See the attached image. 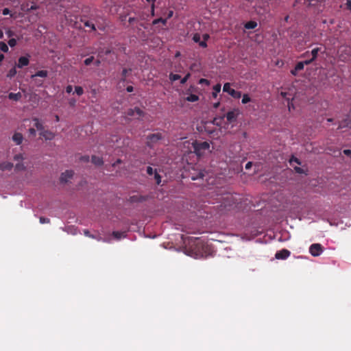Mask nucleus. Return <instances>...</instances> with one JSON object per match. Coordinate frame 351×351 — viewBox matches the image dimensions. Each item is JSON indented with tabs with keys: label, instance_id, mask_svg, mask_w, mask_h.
<instances>
[{
	"label": "nucleus",
	"instance_id": "obj_62",
	"mask_svg": "<svg viewBox=\"0 0 351 351\" xmlns=\"http://www.w3.org/2000/svg\"><path fill=\"white\" fill-rule=\"evenodd\" d=\"M154 7H155L154 4H152V7H151V9H152V10H151V14H152V16H154Z\"/></svg>",
	"mask_w": 351,
	"mask_h": 351
},
{
	"label": "nucleus",
	"instance_id": "obj_56",
	"mask_svg": "<svg viewBox=\"0 0 351 351\" xmlns=\"http://www.w3.org/2000/svg\"><path fill=\"white\" fill-rule=\"evenodd\" d=\"M292 161L295 162H296L297 164H298V165H300V164H301V163H300V160H299V159H298L297 158H294V157H293V158L290 160V162H291Z\"/></svg>",
	"mask_w": 351,
	"mask_h": 351
},
{
	"label": "nucleus",
	"instance_id": "obj_64",
	"mask_svg": "<svg viewBox=\"0 0 351 351\" xmlns=\"http://www.w3.org/2000/svg\"><path fill=\"white\" fill-rule=\"evenodd\" d=\"M101 64V62L99 60H97L95 62V64L97 66H99Z\"/></svg>",
	"mask_w": 351,
	"mask_h": 351
},
{
	"label": "nucleus",
	"instance_id": "obj_36",
	"mask_svg": "<svg viewBox=\"0 0 351 351\" xmlns=\"http://www.w3.org/2000/svg\"><path fill=\"white\" fill-rule=\"evenodd\" d=\"M200 39H201V36L199 34L196 33L193 35V40L195 42V43H199V41H200Z\"/></svg>",
	"mask_w": 351,
	"mask_h": 351
},
{
	"label": "nucleus",
	"instance_id": "obj_58",
	"mask_svg": "<svg viewBox=\"0 0 351 351\" xmlns=\"http://www.w3.org/2000/svg\"><path fill=\"white\" fill-rule=\"evenodd\" d=\"M209 38H210V36L208 34H204L203 35V39L205 41L208 40Z\"/></svg>",
	"mask_w": 351,
	"mask_h": 351
},
{
	"label": "nucleus",
	"instance_id": "obj_9",
	"mask_svg": "<svg viewBox=\"0 0 351 351\" xmlns=\"http://www.w3.org/2000/svg\"><path fill=\"white\" fill-rule=\"evenodd\" d=\"M291 254L290 251L287 249H282L280 251H278L275 254V258L276 259H282L285 260Z\"/></svg>",
	"mask_w": 351,
	"mask_h": 351
},
{
	"label": "nucleus",
	"instance_id": "obj_38",
	"mask_svg": "<svg viewBox=\"0 0 351 351\" xmlns=\"http://www.w3.org/2000/svg\"><path fill=\"white\" fill-rule=\"evenodd\" d=\"M190 76H191V74L189 73H187L183 78L181 79L180 83L182 84H185L187 82L188 79L190 77Z\"/></svg>",
	"mask_w": 351,
	"mask_h": 351
},
{
	"label": "nucleus",
	"instance_id": "obj_35",
	"mask_svg": "<svg viewBox=\"0 0 351 351\" xmlns=\"http://www.w3.org/2000/svg\"><path fill=\"white\" fill-rule=\"evenodd\" d=\"M15 169L18 171H21V170H24L25 169V167L24 166V165L23 163L19 162L16 165Z\"/></svg>",
	"mask_w": 351,
	"mask_h": 351
},
{
	"label": "nucleus",
	"instance_id": "obj_37",
	"mask_svg": "<svg viewBox=\"0 0 351 351\" xmlns=\"http://www.w3.org/2000/svg\"><path fill=\"white\" fill-rule=\"evenodd\" d=\"M199 84H205L206 86H209L210 85V81L208 80L207 79H204V78H201L199 80Z\"/></svg>",
	"mask_w": 351,
	"mask_h": 351
},
{
	"label": "nucleus",
	"instance_id": "obj_8",
	"mask_svg": "<svg viewBox=\"0 0 351 351\" xmlns=\"http://www.w3.org/2000/svg\"><path fill=\"white\" fill-rule=\"evenodd\" d=\"M239 114L238 110L234 109L233 110L229 111L225 115L228 123H232L237 119Z\"/></svg>",
	"mask_w": 351,
	"mask_h": 351
},
{
	"label": "nucleus",
	"instance_id": "obj_10",
	"mask_svg": "<svg viewBox=\"0 0 351 351\" xmlns=\"http://www.w3.org/2000/svg\"><path fill=\"white\" fill-rule=\"evenodd\" d=\"M74 172L72 170H66L62 173L60 180L61 182H67L69 179L72 178Z\"/></svg>",
	"mask_w": 351,
	"mask_h": 351
},
{
	"label": "nucleus",
	"instance_id": "obj_31",
	"mask_svg": "<svg viewBox=\"0 0 351 351\" xmlns=\"http://www.w3.org/2000/svg\"><path fill=\"white\" fill-rule=\"evenodd\" d=\"M84 26L90 28L91 30H95V25L88 21L84 22Z\"/></svg>",
	"mask_w": 351,
	"mask_h": 351
},
{
	"label": "nucleus",
	"instance_id": "obj_5",
	"mask_svg": "<svg viewBox=\"0 0 351 351\" xmlns=\"http://www.w3.org/2000/svg\"><path fill=\"white\" fill-rule=\"evenodd\" d=\"M223 90L228 93L234 99H239L241 97V92L236 90L230 87V84L227 82L225 83L223 87Z\"/></svg>",
	"mask_w": 351,
	"mask_h": 351
},
{
	"label": "nucleus",
	"instance_id": "obj_39",
	"mask_svg": "<svg viewBox=\"0 0 351 351\" xmlns=\"http://www.w3.org/2000/svg\"><path fill=\"white\" fill-rule=\"evenodd\" d=\"M39 221L41 223H49L50 222V219L49 218L44 217H40Z\"/></svg>",
	"mask_w": 351,
	"mask_h": 351
},
{
	"label": "nucleus",
	"instance_id": "obj_33",
	"mask_svg": "<svg viewBox=\"0 0 351 351\" xmlns=\"http://www.w3.org/2000/svg\"><path fill=\"white\" fill-rule=\"evenodd\" d=\"M154 179L156 180V182L157 184H160V182H161V177L155 171L154 173Z\"/></svg>",
	"mask_w": 351,
	"mask_h": 351
},
{
	"label": "nucleus",
	"instance_id": "obj_24",
	"mask_svg": "<svg viewBox=\"0 0 351 351\" xmlns=\"http://www.w3.org/2000/svg\"><path fill=\"white\" fill-rule=\"evenodd\" d=\"M304 65H306V63H305V60L303 61V62H298L295 66V69L296 71H300L301 70H302L304 67Z\"/></svg>",
	"mask_w": 351,
	"mask_h": 351
},
{
	"label": "nucleus",
	"instance_id": "obj_22",
	"mask_svg": "<svg viewBox=\"0 0 351 351\" xmlns=\"http://www.w3.org/2000/svg\"><path fill=\"white\" fill-rule=\"evenodd\" d=\"M159 23H161L163 25H166L167 24V19L163 17H160L158 19H154L152 21V24L154 25L158 24Z\"/></svg>",
	"mask_w": 351,
	"mask_h": 351
},
{
	"label": "nucleus",
	"instance_id": "obj_45",
	"mask_svg": "<svg viewBox=\"0 0 351 351\" xmlns=\"http://www.w3.org/2000/svg\"><path fill=\"white\" fill-rule=\"evenodd\" d=\"M154 171L152 167H147V173L148 175L152 176L154 173Z\"/></svg>",
	"mask_w": 351,
	"mask_h": 351
},
{
	"label": "nucleus",
	"instance_id": "obj_20",
	"mask_svg": "<svg viewBox=\"0 0 351 351\" xmlns=\"http://www.w3.org/2000/svg\"><path fill=\"white\" fill-rule=\"evenodd\" d=\"M256 26L257 23L253 21H248L245 24V28L247 29H254Z\"/></svg>",
	"mask_w": 351,
	"mask_h": 351
},
{
	"label": "nucleus",
	"instance_id": "obj_4",
	"mask_svg": "<svg viewBox=\"0 0 351 351\" xmlns=\"http://www.w3.org/2000/svg\"><path fill=\"white\" fill-rule=\"evenodd\" d=\"M320 51H321V48L320 47H315V48L311 50V51H307L305 53H302L301 57L302 58H305V57L311 56V58L307 59V60H305L306 64H311L313 61H315L317 59V58L318 56V53Z\"/></svg>",
	"mask_w": 351,
	"mask_h": 351
},
{
	"label": "nucleus",
	"instance_id": "obj_11",
	"mask_svg": "<svg viewBox=\"0 0 351 351\" xmlns=\"http://www.w3.org/2000/svg\"><path fill=\"white\" fill-rule=\"evenodd\" d=\"M126 114L128 117H134V116H138V117H141L143 114V112L142 110H141L139 108H134V109H128Z\"/></svg>",
	"mask_w": 351,
	"mask_h": 351
},
{
	"label": "nucleus",
	"instance_id": "obj_3",
	"mask_svg": "<svg viewBox=\"0 0 351 351\" xmlns=\"http://www.w3.org/2000/svg\"><path fill=\"white\" fill-rule=\"evenodd\" d=\"M273 0H260L256 4V11L259 14H264L269 12L270 10L269 5L272 4Z\"/></svg>",
	"mask_w": 351,
	"mask_h": 351
},
{
	"label": "nucleus",
	"instance_id": "obj_26",
	"mask_svg": "<svg viewBox=\"0 0 351 351\" xmlns=\"http://www.w3.org/2000/svg\"><path fill=\"white\" fill-rule=\"evenodd\" d=\"M8 47L7 44L4 42L1 41L0 42V50L6 53L8 51Z\"/></svg>",
	"mask_w": 351,
	"mask_h": 351
},
{
	"label": "nucleus",
	"instance_id": "obj_50",
	"mask_svg": "<svg viewBox=\"0 0 351 351\" xmlns=\"http://www.w3.org/2000/svg\"><path fill=\"white\" fill-rule=\"evenodd\" d=\"M199 45L200 47H204V48L207 47V43H206V41H205V40H203V41L200 40L199 43Z\"/></svg>",
	"mask_w": 351,
	"mask_h": 351
},
{
	"label": "nucleus",
	"instance_id": "obj_41",
	"mask_svg": "<svg viewBox=\"0 0 351 351\" xmlns=\"http://www.w3.org/2000/svg\"><path fill=\"white\" fill-rule=\"evenodd\" d=\"M14 160H17V161H22L24 158L23 156V154H16L14 156Z\"/></svg>",
	"mask_w": 351,
	"mask_h": 351
},
{
	"label": "nucleus",
	"instance_id": "obj_34",
	"mask_svg": "<svg viewBox=\"0 0 351 351\" xmlns=\"http://www.w3.org/2000/svg\"><path fill=\"white\" fill-rule=\"evenodd\" d=\"M173 15V10H169L167 12H165V13H164V16H165V19H169L170 18H171Z\"/></svg>",
	"mask_w": 351,
	"mask_h": 351
},
{
	"label": "nucleus",
	"instance_id": "obj_32",
	"mask_svg": "<svg viewBox=\"0 0 351 351\" xmlns=\"http://www.w3.org/2000/svg\"><path fill=\"white\" fill-rule=\"evenodd\" d=\"M94 57L93 56H90L88 58H86L84 61V63L85 65L88 66V65H90L94 60Z\"/></svg>",
	"mask_w": 351,
	"mask_h": 351
},
{
	"label": "nucleus",
	"instance_id": "obj_15",
	"mask_svg": "<svg viewBox=\"0 0 351 351\" xmlns=\"http://www.w3.org/2000/svg\"><path fill=\"white\" fill-rule=\"evenodd\" d=\"M21 97H22V95L19 92L17 93H10L8 95V97L9 99L16 101L20 100Z\"/></svg>",
	"mask_w": 351,
	"mask_h": 351
},
{
	"label": "nucleus",
	"instance_id": "obj_51",
	"mask_svg": "<svg viewBox=\"0 0 351 351\" xmlns=\"http://www.w3.org/2000/svg\"><path fill=\"white\" fill-rule=\"evenodd\" d=\"M343 152L345 155L351 157V150L350 149H344Z\"/></svg>",
	"mask_w": 351,
	"mask_h": 351
},
{
	"label": "nucleus",
	"instance_id": "obj_42",
	"mask_svg": "<svg viewBox=\"0 0 351 351\" xmlns=\"http://www.w3.org/2000/svg\"><path fill=\"white\" fill-rule=\"evenodd\" d=\"M225 116L223 117H219V118H215L214 120H213V123L215 124H217V125H220V123L221 121H222V119H223Z\"/></svg>",
	"mask_w": 351,
	"mask_h": 351
},
{
	"label": "nucleus",
	"instance_id": "obj_44",
	"mask_svg": "<svg viewBox=\"0 0 351 351\" xmlns=\"http://www.w3.org/2000/svg\"><path fill=\"white\" fill-rule=\"evenodd\" d=\"M5 34L8 36V37H9V38H11L14 36V32L10 29H8V31H6Z\"/></svg>",
	"mask_w": 351,
	"mask_h": 351
},
{
	"label": "nucleus",
	"instance_id": "obj_61",
	"mask_svg": "<svg viewBox=\"0 0 351 351\" xmlns=\"http://www.w3.org/2000/svg\"><path fill=\"white\" fill-rule=\"evenodd\" d=\"M298 71H296L295 68L291 71V73L293 75H296L298 74Z\"/></svg>",
	"mask_w": 351,
	"mask_h": 351
},
{
	"label": "nucleus",
	"instance_id": "obj_30",
	"mask_svg": "<svg viewBox=\"0 0 351 351\" xmlns=\"http://www.w3.org/2000/svg\"><path fill=\"white\" fill-rule=\"evenodd\" d=\"M75 92L76 93V94L77 95L80 96V95H83L84 90L82 86H77L75 87Z\"/></svg>",
	"mask_w": 351,
	"mask_h": 351
},
{
	"label": "nucleus",
	"instance_id": "obj_17",
	"mask_svg": "<svg viewBox=\"0 0 351 351\" xmlns=\"http://www.w3.org/2000/svg\"><path fill=\"white\" fill-rule=\"evenodd\" d=\"M91 161L97 166H101L104 163L103 158L96 156H92Z\"/></svg>",
	"mask_w": 351,
	"mask_h": 351
},
{
	"label": "nucleus",
	"instance_id": "obj_7",
	"mask_svg": "<svg viewBox=\"0 0 351 351\" xmlns=\"http://www.w3.org/2000/svg\"><path fill=\"white\" fill-rule=\"evenodd\" d=\"M48 75V71H46V70H40V71H37L35 74L32 75L31 76L32 79V80H36V84L38 86H40L43 84V80H37L36 78L39 77H42V78H45L47 77Z\"/></svg>",
	"mask_w": 351,
	"mask_h": 351
},
{
	"label": "nucleus",
	"instance_id": "obj_48",
	"mask_svg": "<svg viewBox=\"0 0 351 351\" xmlns=\"http://www.w3.org/2000/svg\"><path fill=\"white\" fill-rule=\"evenodd\" d=\"M289 94L287 93H285V92H281V95L282 96L283 98L286 99L287 101H289L290 99V97H287Z\"/></svg>",
	"mask_w": 351,
	"mask_h": 351
},
{
	"label": "nucleus",
	"instance_id": "obj_29",
	"mask_svg": "<svg viewBox=\"0 0 351 351\" xmlns=\"http://www.w3.org/2000/svg\"><path fill=\"white\" fill-rule=\"evenodd\" d=\"M112 235L114 238L117 239H120L122 237L124 236V232H121L119 231H114L112 232Z\"/></svg>",
	"mask_w": 351,
	"mask_h": 351
},
{
	"label": "nucleus",
	"instance_id": "obj_18",
	"mask_svg": "<svg viewBox=\"0 0 351 351\" xmlns=\"http://www.w3.org/2000/svg\"><path fill=\"white\" fill-rule=\"evenodd\" d=\"M132 72V69H123L121 73V80L125 82L127 76Z\"/></svg>",
	"mask_w": 351,
	"mask_h": 351
},
{
	"label": "nucleus",
	"instance_id": "obj_55",
	"mask_svg": "<svg viewBox=\"0 0 351 351\" xmlns=\"http://www.w3.org/2000/svg\"><path fill=\"white\" fill-rule=\"evenodd\" d=\"M131 200H132V202L139 201L140 197H138V196L134 195V196L131 197Z\"/></svg>",
	"mask_w": 351,
	"mask_h": 351
},
{
	"label": "nucleus",
	"instance_id": "obj_53",
	"mask_svg": "<svg viewBox=\"0 0 351 351\" xmlns=\"http://www.w3.org/2000/svg\"><path fill=\"white\" fill-rule=\"evenodd\" d=\"M10 13V10L8 8H4L2 11L3 15H8Z\"/></svg>",
	"mask_w": 351,
	"mask_h": 351
},
{
	"label": "nucleus",
	"instance_id": "obj_12",
	"mask_svg": "<svg viewBox=\"0 0 351 351\" xmlns=\"http://www.w3.org/2000/svg\"><path fill=\"white\" fill-rule=\"evenodd\" d=\"M29 63V56H21L19 58L17 67L23 68V66H27Z\"/></svg>",
	"mask_w": 351,
	"mask_h": 351
},
{
	"label": "nucleus",
	"instance_id": "obj_23",
	"mask_svg": "<svg viewBox=\"0 0 351 351\" xmlns=\"http://www.w3.org/2000/svg\"><path fill=\"white\" fill-rule=\"evenodd\" d=\"M188 101H191V102H195V101H198L199 99V97L196 95H194V94H191L190 95H189L186 99Z\"/></svg>",
	"mask_w": 351,
	"mask_h": 351
},
{
	"label": "nucleus",
	"instance_id": "obj_52",
	"mask_svg": "<svg viewBox=\"0 0 351 351\" xmlns=\"http://www.w3.org/2000/svg\"><path fill=\"white\" fill-rule=\"evenodd\" d=\"M346 7L348 10L351 11V0H347Z\"/></svg>",
	"mask_w": 351,
	"mask_h": 351
},
{
	"label": "nucleus",
	"instance_id": "obj_21",
	"mask_svg": "<svg viewBox=\"0 0 351 351\" xmlns=\"http://www.w3.org/2000/svg\"><path fill=\"white\" fill-rule=\"evenodd\" d=\"M221 91V84H217L213 87V92L212 93L213 97L216 98L217 97V94Z\"/></svg>",
	"mask_w": 351,
	"mask_h": 351
},
{
	"label": "nucleus",
	"instance_id": "obj_13",
	"mask_svg": "<svg viewBox=\"0 0 351 351\" xmlns=\"http://www.w3.org/2000/svg\"><path fill=\"white\" fill-rule=\"evenodd\" d=\"M40 136L44 138L45 140H52L55 135L53 132H51L49 130H43L40 132Z\"/></svg>",
	"mask_w": 351,
	"mask_h": 351
},
{
	"label": "nucleus",
	"instance_id": "obj_6",
	"mask_svg": "<svg viewBox=\"0 0 351 351\" xmlns=\"http://www.w3.org/2000/svg\"><path fill=\"white\" fill-rule=\"evenodd\" d=\"M324 250V247L319 243H313L309 247V252L313 256H319Z\"/></svg>",
	"mask_w": 351,
	"mask_h": 351
},
{
	"label": "nucleus",
	"instance_id": "obj_57",
	"mask_svg": "<svg viewBox=\"0 0 351 351\" xmlns=\"http://www.w3.org/2000/svg\"><path fill=\"white\" fill-rule=\"evenodd\" d=\"M133 90H134V88H133V86H128L127 87V88H126V90H127L128 93H131V92H132V91H133Z\"/></svg>",
	"mask_w": 351,
	"mask_h": 351
},
{
	"label": "nucleus",
	"instance_id": "obj_60",
	"mask_svg": "<svg viewBox=\"0 0 351 351\" xmlns=\"http://www.w3.org/2000/svg\"><path fill=\"white\" fill-rule=\"evenodd\" d=\"M203 177H204V174H203L202 172H200V173H199L198 177H196V178H195V177H192V179H193V180H196V179H197L198 178H202Z\"/></svg>",
	"mask_w": 351,
	"mask_h": 351
},
{
	"label": "nucleus",
	"instance_id": "obj_2",
	"mask_svg": "<svg viewBox=\"0 0 351 351\" xmlns=\"http://www.w3.org/2000/svg\"><path fill=\"white\" fill-rule=\"evenodd\" d=\"M164 135L162 133L158 132L149 134L147 136V145L152 148L154 147L160 141L162 140L164 138Z\"/></svg>",
	"mask_w": 351,
	"mask_h": 351
},
{
	"label": "nucleus",
	"instance_id": "obj_28",
	"mask_svg": "<svg viewBox=\"0 0 351 351\" xmlns=\"http://www.w3.org/2000/svg\"><path fill=\"white\" fill-rule=\"evenodd\" d=\"M181 78V76L178 74H173V73H171L169 75V79L172 82H174V81H176V80H178Z\"/></svg>",
	"mask_w": 351,
	"mask_h": 351
},
{
	"label": "nucleus",
	"instance_id": "obj_46",
	"mask_svg": "<svg viewBox=\"0 0 351 351\" xmlns=\"http://www.w3.org/2000/svg\"><path fill=\"white\" fill-rule=\"evenodd\" d=\"M29 135L35 136L36 134V130L34 128H29Z\"/></svg>",
	"mask_w": 351,
	"mask_h": 351
},
{
	"label": "nucleus",
	"instance_id": "obj_59",
	"mask_svg": "<svg viewBox=\"0 0 351 351\" xmlns=\"http://www.w3.org/2000/svg\"><path fill=\"white\" fill-rule=\"evenodd\" d=\"M252 162H248L245 165V169H250V168H251V167H252Z\"/></svg>",
	"mask_w": 351,
	"mask_h": 351
},
{
	"label": "nucleus",
	"instance_id": "obj_1",
	"mask_svg": "<svg viewBox=\"0 0 351 351\" xmlns=\"http://www.w3.org/2000/svg\"><path fill=\"white\" fill-rule=\"evenodd\" d=\"M192 148L194 152L200 156L204 154V152L209 149L210 145L206 141H195L192 143Z\"/></svg>",
	"mask_w": 351,
	"mask_h": 351
},
{
	"label": "nucleus",
	"instance_id": "obj_63",
	"mask_svg": "<svg viewBox=\"0 0 351 351\" xmlns=\"http://www.w3.org/2000/svg\"><path fill=\"white\" fill-rule=\"evenodd\" d=\"M219 104H220V103H219V101H218V102L215 103V104H213V108H215V109H216V108H217L219 106Z\"/></svg>",
	"mask_w": 351,
	"mask_h": 351
},
{
	"label": "nucleus",
	"instance_id": "obj_54",
	"mask_svg": "<svg viewBox=\"0 0 351 351\" xmlns=\"http://www.w3.org/2000/svg\"><path fill=\"white\" fill-rule=\"evenodd\" d=\"M137 21V19L136 18H134V17H130L129 18V20H128V22L130 23V24H132L134 22L136 21Z\"/></svg>",
	"mask_w": 351,
	"mask_h": 351
},
{
	"label": "nucleus",
	"instance_id": "obj_16",
	"mask_svg": "<svg viewBox=\"0 0 351 351\" xmlns=\"http://www.w3.org/2000/svg\"><path fill=\"white\" fill-rule=\"evenodd\" d=\"M13 167V164L10 162H3L0 163V169L2 171L11 170Z\"/></svg>",
	"mask_w": 351,
	"mask_h": 351
},
{
	"label": "nucleus",
	"instance_id": "obj_19",
	"mask_svg": "<svg viewBox=\"0 0 351 351\" xmlns=\"http://www.w3.org/2000/svg\"><path fill=\"white\" fill-rule=\"evenodd\" d=\"M33 121L35 122L34 125L38 130H40L41 132L44 130L43 123H40V120L38 118H33Z\"/></svg>",
	"mask_w": 351,
	"mask_h": 351
},
{
	"label": "nucleus",
	"instance_id": "obj_25",
	"mask_svg": "<svg viewBox=\"0 0 351 351\" xmlns=\"http://www.w3.org/2000/svg\"><path fill=\"white\" fill-rule=\"evenodd\" d=\"M16 69L15 67L12 68L8 73L7 77L9 78H12L16 74Z\"/></svg>",
	"mask_w": 351,
	"mask_h": 351
},
{
	"label": "nucleus",
	"instance_id": "obj_27",
	"mask_svg": "<svg viewBox=\"0 0 351 351\" xmlns=\"http://www.w3.org/2000/svg\"><path fill=\"white\" fill-rule=\"evenodd\" d=\"M250 101H251V98L250 97L248 94H244L243 95L242 100H241L242 104H247L248 102H250Z\"/></svg>",
	"mask_w": 351,
	"mask_h": 351
},
{
	"label": "nucleus",
	"instance_id": "obj_40",
	"mask_svg": "<svg viewBox=\"0 0 351 351\" xmlns=\"http://www.w3.org/2000/svg\"><path fill=\"white\" fill-rule=\"evenodd\" d=\"M8 45L11 47H13L14 46H16V40L15 38H10L9 40H8Z\"/></svg>",
	"mask_w": 351,
	"mask_h": 351
},
{
	"label": "nucleus",
	"instance_id": "obj_47",
	"mask_svg": "<svg viewBox=\"0 0 351 351\" xmlns=\"http://www.w3.org/2000/svg\"><path fill=\"white\" fill-rule=\"evenodd\" d=\"M84 234H85L86 237H90V238H95V237H94L93 234H91L90 233V232H89L88 230H85L84 231Z\"/></svg>",
	"mask_w": 351,
	"mask_h": 351
},
{
	"label": "nucleus",
	"instance_id": "obj_43",
	"mask_svg": "<svg viewBox=\"0 0 351 351\" xmlns=\"http://www.w3.org/2000/svg\"><path fill=\"white\" fill-rule=\"evenodd\" d=\"M80 160L82 162H88L89 161V156H82L80 157Z\"/></svg>",
	"mask_w": 351,
	"mask_h": 351
},
{
	"label": "nucleus",
	"instance_id": "obj_14",
	"mask_svg": "<svg viewBox=\"0 0 351 351\" xmlns=\"http://www.w3.org/2000/svg\"><path fill=\"white\" fill-rule=\"evenodd\" d=\"M12 139L16 143V145H19L23 142V136L22 134H21L19 132H15L13 134Z\"/></svg>",
	"mask_w": 351,
	"mask_h": 351
},
{
	"label": "nucleus",
	"instance_id": "obj_49",
	"mask_svg": "<svg viewBox=\"0 0 351 351\" xmlns=\"http://www.w3.org/2000/svg\"><path fill=\"white\" fill-rule=\"evenodd\" d=\"M73 90V86L71 85H68L66 87V92L67 93H71Z\"/></svg>",
	"mask_w": 351,
	"mask_h": 351
}]
</instances>
